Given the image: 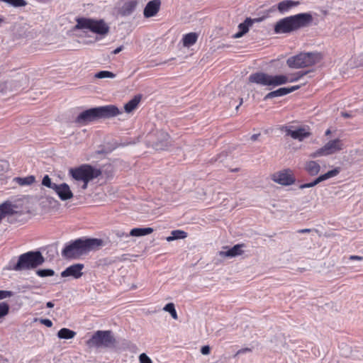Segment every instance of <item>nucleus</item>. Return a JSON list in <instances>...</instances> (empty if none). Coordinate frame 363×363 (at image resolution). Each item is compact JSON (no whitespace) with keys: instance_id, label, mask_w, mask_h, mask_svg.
I'll use <instances>...</instances> for the list:
<instances>
[{"instance_id":"1","label":"nucleus","mask_w":363,"mask_h":363,"mask_svg":"<svg viewBox=\"0 0 363 363\" xmlns=\"http://www.w3.org/2000/svg\"><path fill=\"white\" fill-rule=\"evenodd\" d=\"M103 240L99 238H80L67 243L62 250V256L66 259H79L91 251L99 250Z\"/></svg>"},{"instance_id":"2","label":"nucleus","mask_w":363,"mask_h":363,"mask_svg":"<svg viewBox=\"0 0 363 363\" xmlns=\"http://www.w3.org/2000/svg\"><path fill=\"white\" fill-rule=\"evenodd\" d=\"M306 72H296L288 75L279 74L271 75L265 72H257L250 75L248 80L250 83H255L263 86L275 87L288 82L298 81L305 74Z\"/></svg>"},{"instance_id":"3","label":"nucleus","mask_w":363,"mask_h":363,"mask_svg":"<svg viewBox=\"0 0 363 363\" xmlns=\"http://www.w3.org/2000/svg\"><path fill=\"white\" fill-rule=\"evenodd\" d=\"M313 21V16L309 13H301L284 18L274 26L277 34L289 33L301 28L308 26Z\"/></svg>"},{"instance_id":"4","label":"nucleus","mask_w":363,"mask_h":363,"mask_svg":"<svg viewBox=\"0 0 363 363\" xmlns=\"http://www.w3.org/2000/svg\"><path fill=\"white\" fill-rule=\"evenodd\" d=\"M76 23L74 30L86 29L99 35L101 38H104L110 31L109 26L104 19L80 17L76 18Z\"/></svg>"},{"instance_id":"5","label":"nucleus","mask_w":363,"mask_h":363,"mask_svg":"<svg viewBox=\"0 0 363 363\" xmlns=\"http://www.w3.org/2000/svg\"><path fill=\"white\" fill-rule=\"evenodd\" d=\"M322 58V55L319 52H301L288 58L286 64L290 68H303L318 63Z\"/></svg>"},{"instance_id":"6","label":"nucleus","mask_w":363,"mask_h":363,"mask_svg":"<svg viewBox=\"0 0 363 363\" xmlns=\"http://www.w3.org/2000/svg\"><path fill=\"white\" fill-rule=\"evenodd\" d=\"M69 174L77 181L83 182L82 188L86 189L88 183L99 177L101 174V171L99 169L93 167L90 164H82L76 168H71L69 171Z\"/></svg>"},{"instance_id":"7","label":"nucleus","mask_w":363,"mask_h":363,"mask_svg":"<svg viewBox=\"0 0 363 363\" xmlns=\"http://www.w3.org/2000/svg\"><path fill=\"white\" fill-rule=\"evenodd\" d=\"M116 340L110 330H98L86 341V345L91 347H110L114 345Z\"/></svg>"},{"instance_id":"8","label":"nucleus","mask_w":363,"mask_h":363,"mask_svg":"<svg viewBox=\"0 0 363 363\" xmlns=\"http://www.w3.org/2000/svg\"><path fill=\"white\" fill-rule=\"evenodd\" d=\"M280 130L285 133L286 136H290L294 140L302 142L311 135V128L309 125H284L280 128Z\"/></svg>"},{"instance_id":"9","label":"nucleus","mask_w":363,"mask_h":363,"mask_svg":"<svg viewBox=\"0 0 363 363\" xmlns=\"http://www.w3.org/2000/svg\"><path fill=\"white\" fill-rule=\"evenodd\" d=\"M343 149L344 143L342 140L339 138H336L328 141L323 147L311 153L310 157L312 158H315L321 156H328L340 152Z\"/></svg>"},{"instance_id":"10","label":"nucleus","mask_w":363,"mask_h":363,"mask_svg":"<svg viewBox=\"0 0 363 363\" xmlns=\"http://www.w3.org/2000/svg\"><path fill=\"white\" fill-rule=\"evenodd\" d=\"M23 199L6 200L0 204V223L7 216L13 215L21 211Z\"/></svg>"},{"instance_id":"11","label":"nucleus","mask_w":363,"mask_h":363,"mask_svg":"<svg viewBox=\"0 0 363 363\" xmlns=\"http://www.w3.org/2000/svg\"><path fill=\"white\" fill-rule=\"evenodd\" d=\"M45 258L39 251H30L23 255L24 269H35L42 265Z\"/></svg>"},{"instance_id":"12","label":"nucleus","mask_w":363,"mask_h":363,"mask_svg":"<svg viewBox=\"0 0 363 363\" xmlns=\"http://www.w3.org/2000/svg\"><path fill=\"white\" fill-rule=\"evenodd\" d=\"M272 179L282 186H289L296 182L294 171L289 168L274 173L272 175Z\"/></svg>"},{"instance_id":"13","label":"nucleus","mask_w":363,"mask_h":363,"mask_svg":"<svg viewBox=\"0 0 363 363\" xmlns=\"http://www.w3.org/2000/svg\"><path fill=\"white\" fill-rule=\"evenodd\" d=\"M340 167H335V169L328 171L325 174L320 175L312 182L301 184L299 188L306 189L313 187L323 181L337 176L340 172Z\"/></svg>"},{"instance_id":"14","label":"nucleus","mask_w":363,"mask_h":363,"mask_svg":"<svg viewBox=\"0 0 363 363\" xmlns=\"http://www.w3.org/2000/svg\"><path fill=\"white\" fill-rule=\"evenodd\" d=\"M97 107L91 108L82 111L77 118L76 121L79 123L86 124L89 122L99 119Z\"/></svg>"},{"instance_id":"15","label":"nucleus","mask_w":363,"mask_h":363,"mask_svg":"<svg viewBox=\"0 0 363 363\" xmlns=\"http://www.w3.org/2000/svg\"><path fill=\"white\" fill-rule=\"evenodd\" d=\"M99 118H108L116 116L121 113V111L114 105H107L97 107Z\"/></svg>"},{"instance_id":"16","label":"nucleus","mask_w":363,"mask_h":363,"mask_svg":"<svg viewBox=\"0 0 363 363\" xmlns=\"http://www.w3.org/2000/svg\"><path fill=\"white\" fill-rule=\"evenodd\" d=\"M84 264L80 263L70 265L69 267H67L63 272H62L61 277H72L74 279H79L83 274L82 269H84Z\"/></svg>"},{"instance_id":"17","label":"nucleus","mask_w":363,"mask_h":363,"mask_svg":"<svg viewBox=\"0 0 363 363\" xmlns=\"http://www.w3.org/2000/svg\"><path fill=\"white\" fill-rule=\"evenodd\" d=\"M54 191L62 201H67L73 197V193L72 192L69 186L66 183L57 184Z\"/></svg>"},{"instance_id":"18","label":"nucleus","mask_w":363,"mask_h":363,"mask_svg":"<svg viewBox=\"0 0 363 363\" xmlns=\"http://www.w3.org/2000/svg\"><path fill=\"white\" fill-rule=\"evenodd\" d=\"M161 6L160 0L150 1L145 6L143 15L145 18L155 16L160 11Z\"/></svg>"},{"instance_id":"19","label":"nucleus","mask_w":363,"mask_h":363,"mask_svg":"<svg viewBox=\"0 0 363 363\" xmlns=\"http://www.w3.org/2000/svg\"><path fill=\"white\" fill-rule=\"evenodd\" d=\"M299 88H300V86H298V85L293 86H291L289 88H286V87L279 88L275 91L268 93L264 96V99L267 100V99H272L274 97L285 96L288 94H290V93L298 89Z\"/></svg>"},{"instance_id":"20","label":"nucleus","mask_w":363,"mask_h":363,"mask_svg":"<svg viewBox=\"0 0 363 363\" xmlns=\"http://www.w3.org/2000/svg\"><path fill=\"white\" fill-rule=\"evenodd\" d=\"M137 5L136 0H127L119 8L118 13L123 16H129L135 11Z\"/></svg>"},{"instance_id":"21","label":"nucleus","mask_w":363,"mask_h":363,"mask_svg":"<svg viewBox=\"0 0 363 363\" xmlns=\"http://www.w3.org/2000/svg\"><path fill=\"white\" fill-rule=\"evenodd\" d=\"M304 169L310 176L313 177L318 174L320 171V166L316 161L309 160L306 162Z\"/></svg>"},{"instance_id":"22","label":"nucleus","mask_w":363,"mask_h":363,"mask_svg":"<svg viewBox=\"0 0 363 363\" xmlns=\"http://www.w3.org/2000/svg\"><path fill=\"white\" fill-rule=\"evenodd\" d=\"M300 2L298 1L284 0L277 4V9L280 13H284L292 8L298 6Z\"/></svg>"},{"instance_id":"23","label":"nucleus","mask_w":363,"mask_h":363,"mask_svg":"<svg viewBox=\"0 0 363 363\" xmlns=\"http://www.w3.org/2000/svg\"><path fill=\"white\" fill-rule=\"evenodd\" d=\"M244 245L238 244L234 245L232 248L229 249L227 251H221L220 252V255L221 257H233L238 255H240L242 254L243 251L242 250Z\"/></svg>"},{"instance_id":"24","label":"nucleus","mask_w":363,"mask_h":363,"mask_svg":"<svg viewBox=\"0 0 363 363\" xmlns=\"http://www.w3.org/2000/svg\"><path fill=\"white\" fill-rule=\"evenodd\" d=\"M141 100L140 95L135 96L130 101H129L124 106V110L126 113H131L137 108Z\"/></svg>"},{"instance_id":"25","label":"nucleus","mask_w":363,"mask_h":363,"mask_svg":"<svg viewBox=\"0 0 363 363\" xmlns=\"http://www.w3.org/2000/svg\"><path fill=\"white\" fill-rule=\"evenodd\" d=\"M252 23L250 18H247L243 23H241L238 26L239 31L235 34L234 37L236 38L242 37L244 34L248 32L249 26Z\"/></svg>"},{"instance_id":"26","label":"nucleus","mask_w":363,"mask_h":363,"mask_svg":"<svg viewBox=\"0 0 363 363\" xmlns=\"http://www.w3.org/2000/svg\"><path fill=\"white\" fill-rule=\"evenodd\" d=\"M198 39V34L196 33H189L183 36L182 42L184 47H190L194 45Z\"/></svg>"},{"instance_id":"27","label":"nucleus","mask_w":363,"mask_h":363,"mask_svg":"<svg viewBox=\"0 0 363 363\" xmlns=\"http://www.w3.org/2000/svg\"><path fill=\"white\" fill-rule=\"evenodd\" d=\"M153 232V229L152 228H135L130 230V235L140 237L146 235H149Z\"/></svg>"},{"instance_id":"28","label":"nucleus","mask_w":363,"mask_h":363,"mask_svg":"<svg viewBox=\"0 0 363 363\" xmlns=\"http://www.w3.org/2000/svg\"><path fill=\"white\" fill-rule=\"evenodd\" d=\"M76 333L74 331L66 328L60 329L57 333V337L60 339L69 340L74 337Z\"/></svg>"},{"instance_id":"29","label":"nucleus","mask_w":363,"mask_h":363,"mask_svg":"<svg viewBox=\"0 0 363 363\" xmlns=\"http://www.w3.org/2000/svg\"><path fill=\"white\" fill-rule=\"evenodd\" d=\"M171 236L166 238L168 242L177 240L184 239L187 237V233L182 230H174L171 232Z\"/></svg>"},{"instance_id":"30","label":"nucleus","mask_w":363,"mask_h":363,"mask_svg":"<svg viewBox=\"0 0 363 363\" xmlns=\"http://www.w3.org/2000/svg\"><path fill=\"white\" fill-rule=\"evenodd\" d=\"M8 269L16 271L23 269V254L18 256L16 263H14L13 260H11L9 263Z\"/></svg>"},{"instance_id":"31","label":"nucleus","mask_w":363,"mask_h":363,"mask_svg":"<svg viewBox=\"0 0 363 363\" xmlns=\"http://www.w3.org/2000/svg\"><path fill=\"white\" fill-rule=\"evenodd\" d=\"M164 311L169 312L171 316L174 319H178V315L175 310L174 304L173 303H169L164 307Z\"/></svg>"},{"instance_id":"32","label":"nucleus","mask_w":363,"mask_h":363,"mask_svg":"<svg viewBox=\"0 0 363 363\" xmlns=\"http://www.w3.org/2000/svg\"><path fill=\"white\" fill-rule=\"evenodd\" d=\"M10 306L6 302H0V319L4 318L9 313Z\"/></svg>"},{"instance_id":"33","label":"nucleus","mask_w":363,"mask_h":363,"mask_svg":"<svg viewBox=\"0 0 363 363\" xmlns=\"http://www.w3.org/2000/svg\"><path fill=\"white\" fill-rule=\"evenodd\" d=\"M42 184L48 188L52 189L53 191L57 186V184L52 182L51 179L48 175H45L42 180Z\"/></svg>"},{"instance_id":"34","label":"nucleus","mask_w":363,"mask_h":363,"mask_svg":"<svg viewBox=\"0 0 363 363\" xmlns=\"http://www.w3.org/2000/svg\"><path fill=\"white\" fill-rule=\"evenodd\" d=\"M95 77L99 79L114 78L116 77V74L109 71H100L95 74Z\"/></svg>"},{"instance_id":"35","label":"nucleus","mask_w":363,"mask_h":363,"mask_svg":"<svg viewBox=\"0 0 363 363\" xmlns=\"http://www.w3.org/2000/svg\"><path fill=\"white\" fill-rule=\"evenodd\" d=\"M36 274L40 277H45L53 276L55 272L52 269H38Z\"/></svg>"},{"instance_id":"36","label":"nucleus","mask_w":363,"mask_h":363,"mask_svg":"<svg viewBox=\"0 0 363 363\" xmlns=\"http://www.w3.org/2000/svg\"><path fill=\"white\" fill-rule=\"evenodd\" d=\"M14 7L23 6V0H0Z\"/></svg>"},{"instance_id":"37","label":"nucleus","mask_w":363,"mask_h":363,"mask_svg":"<svg viewBox=\"0 0 363 363\" xmlns=\"http://www.w3.org/2000/svg\"><path fill=\"white\" fill-rule=\"evenodd\" d=\"M13 294V291L7 290H0V300H3L6 298L12 296Z\"/></svg>"},{"instance_id":"38","label":"nucleus","mask_w":363,"mask_h":363,"mask_svg":"<svg viewBox=\"0 0 363 363\" xmlns=\"http://www.w3.org/2000/svg\"><path fill=\"white\" fill-rule=\"evenodd\" d=\"M139 361L140 363H152L151 359L145 353H142L139 356Z\"/></svg>"},{"instance_id":"39","label":"nucleus","mask_w":363,"mask_h":363,"mask_svg":"<svg viewBox=\"0 0 363 363\" xmlns=\"http://www.w3.org/2000/svg\"><path fill=\"white\" fill-rule=\"evenodd\" d=\"M35 180V178L34 176H28L26 177H24V185H29L33 184Z\"/></svg>"},{"instance_id":"40","label":"nucleus","mask_w":363,"mask_h":363,"mask_svg":"<svg viewBox=\"0 0 363 363\" xmlns=\"http://www.w3.org/2000/svg\"><path fill=\"white\" fill-rule=\"evenodd\" d=\"M40 323L45 325L48 328H51L52 326V322L50 319H40Z\"/></svg>"},{"instance_id":"41","label":"nucleus","mask_w":363,"mask_h":363,"mask_svg":"<svg viewBox=\"0 0 363 363\" xmlns=\"http://www.w3.org/2000/svg\"><path fill=\"white\" fill-rule=\"evenodd\" d=\"M211 349L208 345L203 346L201 349V352L203 354H208L210 353Z\"/></svg>"},{"instance_id":"42","label":"nucleus","mask_w":363,"mask_h":363,"mask_svg":"<svg viewBox=\"0 0 363 363\" xmlns=\"http://www.w3.org/2000/svg\"><path fill=\"white\" fill-rule=\"evenodd\" d=\"M350 260H357V261H361V260H363V257H361V256H358V255H351L350 257Z\"/></svg>"},{"instance_id":"43","label":"nucleus","mask_w":363,"mask_h":363,"mask_svg":"<svg viewBox=\"0 0 363 363\" xmlns=\"http://www.w3.org/2000/svg\"><path fill=\"white\" fill-rule=\"evenodd\" d=\"M310 232H311V229H309V228L300 229V230H298V231H297V233H300V234L308 233Z\"/></svg>"},{"instance_id":"44","label":"nucleus","mask_w":363,"mask_h":363,"mask_svg":"<svg viewBox=\"0 0 363 363\" xmlns=\"http://www.w3.org/2000/svg\"><path fill=\"white\" fill-rule=\"evenodd\" d=\"M251 351V349L248 348V347H246V348H242L241 350H239L238 352H237V354H242V353H245V352H250Z\"/></svg>"},{"instance_id":"45","label":"nucleus","mask_w":363,"mask_h":363,"mask_svg":"<svg viewBox=\"0 0 363 363\" xmlns=\"http://www.w3.org/2000/svg\"><path fill=\"white\" fill-rule=\"evenodd\" d=\"M122 50H123V46L118 47L116 49H115L112 52V53L114 54V55H116V54L119 53Z\"/></svg>"},{"instance_id":"46","label":"nucleus","mask_w":363,"mask_h":363,"mask_svg":"<svg viewBox=\"0 0 363 363\" xmlns=\"http://www.w3.org/2000/svg\"><path fill=\"white\" fill-rule=\"evenodd\" d=\"M20 186H23V177H18L15 179Z\"/></svg>"},{"instance_id":"47","label":"nucleus","mask_w":363,"mask_h":363,"mask_svg":"<svg viewBox=\"0 0 363 363\" xmlns=\"http://www.w3.org/2000/svg\"><path fill=\"white\" fill-rule=\"evenodd\" d=\"M259 136V134H254L251 136V140L255 141L258 138Z\"/></svg>"},{"instance_id":"48","label":"nucleus","mask_w":363,"mask_h":363,"mask_svg":"<svg viewBox=\"0 0 363 363\" xmlns=\"http://www.w3.org/2000/svg\"><path fill=\"white\" fill-rule=\"evenodd\" d=\"M46 305L48 308H52L54 306V304L51 301L48 302Z\"/></svg>"},{"instance_id":"49","label":"nucleus","mask_w":363,"mask_h":363,"mask_svg":"<svg viewBox=\"0 0 363 363\" xmlns=\"http://www.w3.org/2000/svg\"><path fill=\"white\" fill-rule=\"evenodd\" d=\"M330 134H331V130H330V129H328V130L325 131V135L326 136L330 135Z\"/></svg>"},{"instance_id":"50","label":"nucleus","mask_w":363,"mask_h":363,"mask_svg":"<svg viewBox=\"0 0 363 363\" xmlns=\"http://www.w3.org/2000/svg\"><path fill=\"white\" fill-rule=\"evenodd\" d=\"M342 116H344L345 118H349L350 115L347 113H342Z\"/></svg>"},{"instance_id":"51","label":"nucleus","mask_w":363,"mask_h":363,"mask_svg":"<svg viewBox=\"0 0 363 363\" xmlns=\"http://www.w3.org/2000/svg\"><path fill=\"white\" fill-rule=\"evenodd\" d=\"M4 21V18L0 16V24Z\"/></svg>"},{"instance_id":"52","label":"nucleus","mask_w":363,"mask_h":363,"mask_svg":"<svg viewBox=\"0 0 363 363\" xmlns=\"http://www.w3.org/2000/svg\"><path fill=\"white\" fill-rule=\"evenodd\" d=\"M165 137H166L167 138H169V134L166 133V134H165Z\"/></svg>"},{"instance_id":"53","label":"nucleus","mask_w":363,"mask_h":363,"mask_svg":"<svg viewBox=\"0 0 363 363\" xmlns=\"http://www.w3.org/2000/svg\"><path fill=\"white\" fill-rule=\"evenodd\" d=\"M242 104V99H241V101H240V103L239 106H240Z\"/></svg>"}]
</instances>
